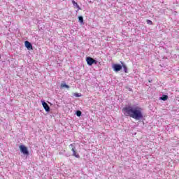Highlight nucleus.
<instances>
[{"mask_svg":"<svg viewBox=\"0 0 179 179\" xmlns=\"http://www.w3.org/2000/svg\"><path fill=\"white\" fill-rule=\"evenodd\" d=\"M122 111L125 115L128 117H131V118H134V120H142L143 118V114L142 113V108L140 107L133 108L132 106H125L122 108Z\"/></svg>","mask_w":179,"mask_h":179,"instance_id":"f257e3e1","label":"nucleus"},{"mask_svg":"<svg viewBox=\"0 0 179 179\" xmlns=\"http://www.w3.org/2000/svg\"><path fill=\"white\" fill-rule=\"evenodd\" d=\"M25 47L27 48V50H33V45L29 41H25Z\"/></svg>","mask_w":179,"mask_h":179,"instance_id":"423d86ee","label":"nucleus"},{"mask_svg":"<svg viewBox=\"0 0 179 179\" xmlns=\"http://www.w3.org/2000/svg\"><path fill=\"white\" fill-rule=\"evenodd\" d=\"M86 61L87 65L92 66V64H93V58L90 57H87Z\"/></svg>","mask_w":179,"mask_h":179,"instance_id":"0eeeda50","label":"nucleus"},{"mask_svg":"<svg viewBox=\"0 0 179 179\" xmlns=\"http://www.w3.org/2000/svg\"><path fill=\"white\" fill-rule=\"evenodd\" d=\"M93 64H97V60H95L94 59H93Z\"/></svg>","mask_w":179,"mask_h":179,"instance_id":"dca6fc26","label":"nucleus"},{"mask_svg":"<svg viewBox=\"0 0 179 179\" xmlns=\"http://www.w3.org/2000/svg\"><path fill=\"white\" fill-rule=\"evenodd\" d=\"M122 68H123L125 73H128V69L127 68V66L124 64H122Z\"/></svg>","mask_w":179,"mask_h":179,"instance_id":"9d476101","label":"nucleus"},{"mask_svg":"<svg viewBox=\"0 0 179 179\" xmlns=\"http://www.w3.org/2000/svg\"><path fill=\"white\" fill-rule=\"evenodd\" d=\"M20 150L23 155L26 156H29V150H27V147L24 146V145H21L19 146Z\"/></svg>","mask_w":179,"mask_h":179,"instance_id":"7ed1b4c3","label":"nucleus"},{"mask_svg":"<svg viewBox=\"0 0 179 179\" xmlns=\"http://www.w3.org/2000/svg\"><path fill=\"white\" fill-rule=\"evenodd\" d=\"M75 143L70 144L69 148L73 152V156H74V157H76V159H80V155H79V153H78V151H76V147H75Z\"/></svg>","mask_w":179,"mask_h":179,"instance_id":"f03ea898","label":"nucleus"},{"mask_svg":"<svg viewBox=\"0 0 179 179\" xmlns=\"http://www.w3.org/2000/svg\"><path fill=\"white\" fill-rule=\"evenodd\" d=\"M78 20H79L80 23H83V17L79 16Z\"/></svg>","mask_w":179,"mask_h":179,"instance_id":"4468645a","label":"nucleus"},{"mask_svg":"<svg viewBox=\"0 0 179 179\" xmlns=\"http://www.w3.org/2000/svg\"><path fill=\"white\" fill-rule=\"evenodd\" d=\"M169 99V96L167 95H163L162 97H160V100H163V101H166V100Z\"/></svg>","mask_w":179,"mask_h":179,"instance_id":"1a4fd4ad","label":"nucleus"},{"mask_svg":"<svg viewBox=\"0 0 179 179\" xmlns=\"http://www.w3.org/2000/svg\"><path fill=\"white\" fill-rule=\"evenodd\" d=\"M74 96H75L76 97H80V95L79 94V93H75V94H74Z\"/></svg>","mask_w":179,"mask_h":179,"instance_id":"2eb2a0df","label":"nucleus"},{"mask_svg":"<svg viewBox=\"0 0 179 179\" xmlns=\"http://www.w3.org/2000/svg\"><path fill=\"white\" fill-rule=\"evenodd\" d=\"M0 59H1V55H0Z\"/></svg>","mask_w":179,"mask_h":179,"instance_id":"f3484780","label":"nucleus"},{"mask_svg":"<svg viewBox=\"0 0 179 179\" xmlns=\"http://www.w3.org/2000/svg\"><path fill=\"white\" fill-rule=\"evenodd\" d=\"M72 3L74 8H77L78 10H80V6H79V4H78V3H76L74 0H73Z\"/></svg>","mask_w":179,"mask_h":179,"instance_id":"6e6552de","label":"nucleus"},{"mask_svg":"<svg viewBox=\"0 0 179 179\" xmlns=\"http://www.w3.org/2000/svg\"><path fill=\"white\" fill-rule=\"evenodd\" d=\"M42 106H43V108L45 110V111H47V112L50 111V106H48V104L46 102L42 101Z\"/></svg>","mask_w":179,"mask_h":179,"instance_id":"39448f33","label":"nucleus"},{"mask_svg":"<svg viewBox=\"0 0 179 179\" xmlns=\"http://www.w3.org/2000/svg\"><path fill=\"white\" fill-rule=\"evenodd\" d=\"M61 87L62 88L65 87L66 89H69V85H68L66 84H61Z\"/></svg>","mask_w":179,"mask_h":179,"instance_id":"9b49d317","label":"nucleus"},{"mask_svg":"<svg viewBox=\"0 0 179 179\" xmlns=\"http://www.w3.org/2000/svg\"><path fill=\"white\" fill-rule=\"evenodd\" d=\"M76 115L77 117H80V115H82V112L80 110H77Z\"/></svg>","mask_w":179,"mask_h":179,"instance_id":"ddd939ff","label":"nucleus"},{"mask_svg":"<svg viewBox=\"0 0 179 179\" xmlns=\"http://www.w3.org/2000/svg\"><path fill=\"white\" fill-rule=\"evenodd\" d=\"M147 24H149L150 26H152L153 24V22L150 20H146Z\"/></svg>","mask_w":179,"mask_h":179,"instance_id":"f8f14e48","label":"nucleus"},{"mask_svg":"<svg viewBox=\"0 0 179 179\" xmlns=\"http://www.w3.org/2000/svg\"><path fill=\"white\" fill-rule=\"evenodd\" d=\"M121 69H122V66H121V64H115L113 65V71L115 72H120Z\"/></svg>","mask_w":179,"mask_h":179,"instance_id":"20e7f679","label":"nucleus"}]
</instances>
